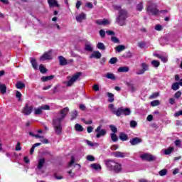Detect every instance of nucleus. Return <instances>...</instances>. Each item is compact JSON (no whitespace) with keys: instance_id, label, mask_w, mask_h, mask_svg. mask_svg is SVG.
Listing matches in <instances>:
<instances>
[{"instance_id":"nucleus-1","label":"nucleus","mask_w":182,"mask_h":182,"mask_svg":"<svg viewBox=\"0 0 182 182\" xmlns=\"http://www.w3.org/2000/svg\"><path fill=\"white\" fill-rule=\"evenodd\" d=\"M69 113V107H65L53 119V126L57 135L62 134V122Z\"/></svg>"},{"instance_id":"nucleus-2","label":"nucleus","mask_w":182,"mask_h":182,"mask_svg":"<svg viewBox=\"0 0 182 182\" xmlns=\"http://www.w3.org/2000/svg\"><path fill=\"white\" fill-rule=\"evenodd\" d=\"M113 8L114 9H115V11H119V14L117 17V22L118 25H119L120 26H124V25H126L127 12L126 11V10L122 9V7L120 6L114 5Z\"/></svg>"},{"instance_id":"nucleus-3","label":"nucleus","mask_w":182,"mask_h":182,"mask_svg":"<svg viewBox=\"0 0 182 182\" xmlns=\"http://www.w3.org/2000/svg\"><path fill=\"white\" fill-rule=\"evenodd\" d=\"M105 164L110 171H114V173H120L122 171V165L113 160L105 161Z\"/></svg>"},{"instance_id":"nucleus-4","label":"nucleus","mask_w":182,"mask_h":182,"mask_svg":"<svg viewBox=\"0 0 182 182\" xmlns=\"http://www.w3.org/2000/svg\"><path fill=\"white\" fill-rule=\"evenodd\" d=\"M146 11L151 15H159V9H157V5L153 3V1H148Z\"/></svg>"},{"instance_id":"nucleus-5","label":"nucleus","mask_w":182,"mask_h":182,"mask_svg":"<svg viewBox=\"0 0 182 182\" xmlns=\"http://www.w3.org/2000/svg\"><path fill=\"white\" fill-rule=\"evenodd\" d=\"M80 76H82V73L78 72L73 75L68 81H64L63 83V85H66L67 87H70V86H73V83H75Z\"/></svg>"},{"instance_id":"nucleus-6","label":"nucleus","mask_w":182,"mask_h":182,"mask_svg":"<svg viewBox=\"0 0 182 182\" xmlns=\"http://www.w3.org/2000/svg\"><path fill=\"white\" fill-rule=\"evenodd\" d=\"M45 163H46L45 158H41L38 160L37 168H36V171L38 174H43V173H45V171L42 170V168H43V166H45Z\"/></svg>"},{"instance_id":"nucleus-7","label":"nucleus","mask_w":182,"mask_h":182,"mask_svg":"<svg viewBox=\"0 0 182 182\" xmlns=\"http://www.w3.org/2000/svg\"><path fill=\"white\" fill-rule=\"evenodd\" d=\"M132 112L129 108L119 107L117 109L116 116L118 117L124 114V116H129Z\"/></svg>"},{"instance_id":"nucleus-8","label":"nucleus","mask_w":182,"mask_h":182,"mask_svg":"<svg viewBox=\"0 0 182 182\" xmlns=\"http://www.w3.org/2000/svg\"><path fill=\"white\" fill-rule=\"evenodd\" d=\"M95 132L97 133V139H100V137H103V136H105L106 133H107L106 129H102V125L97 127V128L95 129Z\"/></svg>"},{"instance_id":"nucleus-9","label":"nucleus","mask_w":182,"mask_h":182,"mask_svg":"<svg viewBox=\"0 0 182 182\" xmlns=\"http://www.w3.org/2000/svg\"><path fill=\"white\" fill-rule=\"evenodd\" d=\"M33 111V107L29 106V105L26 104L25 107L22 109V113L25 114V116H29L31 113Z\"/></svg>"},{"instance_id":"nucleus-10","label":"nucleus","mask_w":182,"mask_h":182,"mask_svg":"<svg viewBox=\"0 0 182 182\" xmlns=\"http://www.w3.org/2000/svg\"><path fill=\"white\" fill-rule=\"evenodd\" d=\"M52 59V50L45 53L41 58L40 60L43 62L45 60H50Z\"/></svg>"},{"instance_id":"nucleus-11","label":"nucleus","mask_w":182,"mask_h":182,"mask_svg":"<svg viewBox=\"0 0 182 182\" xmlns=\"http://www.w3.org/2000/svg\"><path fill=\"white\" fill-rule=\"evenodd\" d=\"M140 157L142 160H146V161H153L156 159V156L150 154H143Z\"/></svg>"},{"instance_id":"nucleus-12","label":"nucleus","mask_w":182,"mask_h":182,"mask_svg":"<svg viewBox=\"0 0 182 182\" xmlns=\"http://www.w3.org/2000/svg\"><path fill=\"white\" fill-rule=\"evenodd\" d=\"M112 156L117 158L124 159V157H127L129 154L127 153H124L122 151H115L112 153Z\"/></svg>"},{"instance_id":"nucleus-13","label":"nucleus","mask_w":182,"mask_h":182,"mask_svg":"<svg viewBox=\"0 0 182 182\" xmlns=\"http://www.w3.org/2000/svg\"><path fill=\"white\" fill-rule=\"evenodd\" d=\"M93 58H95V59H100L102 58V53L99 51H94L93 53L90 55V59H93Z\"/></svg>"},{"instance_id":"nucleus-14","label":"nucleus","mask_w":182,"mask_h":182,"mask_svg":"<svg viewBox=\"0 0 182 182\" xmlns=\"http://www.w3.org/2000/svg\"><path fill=\"white\" fill-rule=\"evenodd\" d=\"M125 85L129 87V90L131 91L132 93H134V92H136V89L134 84L127 82Z\"/></svg>"},{"instance_id":"nucleus-15","label":"nucleus","mask_w":182,"mask_h":182,"mask_svg":"<svg viewBox=\"0 0 182 182\" xmlns=\"http://www.w3.org/2000/svg\"><path fill=\"white\" fill-rule=\"evenodd\" d=\"M58 60L60 66H65L68 64V60H66V58L62 55L58 56Z\"/></svg>"},{"instance_id":"nucleus-16","label":"nucleus","mask_w":182,"mask_h":182,"mask_svg":"<svg viewBox=\"0 0 182 182\" xmlns=\"http://www.w3.org/2000/svg\"><path fill=\"white\" fill-rule=\"evenodd\" d=\"M75 19L77 22H82V21L86 19V14L85 13H81L80 15L76 16Z\"/></svg>"},{"instance_id":"nucleus-17","label":"nucleus","mask_w":182,"mask_h":182,"mask_svg":"<svg viewBox=\"0 0 182 182\" xmlns=\"http://www.w3.org/2000/svg\"><path fill=\"white\" fill-rule=\"evenodd\" d=\"M132 146H136V144H139V143H141V139L137 137L133 138L132 140L129 141Z\"/></svg>"},{"instance_id":"nucleus-18","label":"nucleus","mask_w":182,"mask_h":182,"mask_svg":"<svg viewBox=\"0 0 182 182\" xmlns=\"http://www.w3.org/2000/svg\"><path fill=\"white\" fill-rule=\"evenodd\" d=\"M85 50H87V52H93V46H92V43L87 42L85 43Z\"/></svg>"},{"instance_id":"nucleus-19","label":"nucleus","mask_w":182,"mask_h":182,"mask_svg":"<svg viewBox=\"0 0 182 182\" xmlns=\"http://www.w3.org/2000/svg\"><path fill=\"white\" fill-rule=\"evenodd\" d=\"M104 77H107V79H110L111 80H116V75L112 73L105 74Z\"/></svg>"},{"instance_id":"nucleus-20","label":"nucleus","mask_w":182,"mask_h":182,"mask_svg":"<svg viewBox=\"0 0 182 182\" xmlns=\"http://www.w3.org/2000/svg\"><path fill=\"white\" fill-rule=\"evenodd\" d=\"M48 5L50 8L56 6L58 8L59 4H58V1L56 0H48Z\"/></svg>"},{"instance_id":"nucleus-21","label":"nucleus","mask_w":182,"mask_h":182,"mask_svg":"<svg viewBox=\"0 0 182 182\" xmlns=\"http://www.w3.org/2000/svg\"><path fill=\"white\" fill-rule=\"evenodd\" d=\"M96 23H97V25H109L110 22L107 19H103V20H97Z\"/></svg>"},{"instance_id":"nucleus-22","label":"nucleus","mask_w":182,"mask_h":182,"mask_svg":"<svg viewBox=\"0 0 182 182\" xmlns=\"http://www.w3.org/2000/svg\"><path fill=\"white\" fill-rule=\"evenodd\" d=\"M119 139L122 141H127V140H129V136L126 134L121 132L119 134Z\"/></svg>"},{"instance_id":"nucleus-23","label":"nucleus","mask_w":182,"mask_h":182,"mask_svg":"<svg viewBox=\"0 0 182 182\" xmlns=\"http://www.w3.org/2000/svg\"><path fill=\"white\" fill-rule=\"evenodd\" d=\"M107 95L108 96V102L109 103H113V102H114V95L112 92H107Z\"/></svg>"},{"instance_id":"nucleus-24","label":"nucleus","mask_w":182,"mask_h":182,"mask_svg":"<svg viewBox=\"0 0 182 182\" xmlns=\"http://www.w3.org/2000/svg\"><path fill=\"white\" fill-rule=\"evenodd\" d=\"M91 168L93 170H102V166L99 164H92L90 165Z\"/></svg>"},{"instance_id":"nucleus-25","label":"nucleus","mask_w":182,"mask_h":182,"mask_svg":"<svg viewBox=\"0 0 182 182\" xmlns=\"http://www.w3.org/2000/svg\"><path fill=\"white\" fill-rule=\"evenodd\" d=\"M173 151H174V147L169 146L168 149H164V154L166 155L171 154Z\"/></svg>"},{"instance_id":"nucleus-26","label":"nucleus","mask_w":182,"mask_h":182,"mask_svg":"<svg viewBox=\"0 0 182 182\" xmlns=\"http://www.w3.org/2000/svg\"><path fill=\"white\" fill-rule=\"evenodd\" d=\"M31 63L33 69H35V70H36V69H38V63H36V60L35 58H31Z\"/></svg>"},{"instance_id":"nucleus-27","label":"nucleus","mask_w":182,"mask_h":182,"mask_svg":"<svg viewBox=\"0 0 182 182\" xmlns=\"http://www.w3.org/2000/svg\"><path fill=\"white\" fill-rule=\"evenodd\" d=\"M55 76L53 75H50V76H44L41 77L42 82H48V80H52Z\"/></svg>"},{"instance_id":"nucleus-28","label":"nucleus","mask_w":182,"mask_h":182,"mask_svg":"<svg viewBox=\"0 0 182 182\" xmlns=\"http://www.w3.org/2000/svg\"><path fill=\"white\" fill-rule=\"evenodd\" d=\"M86 143L88 146H90V147H99V143H97V142L93 143L88 140L86 141Z\"/></svg>"},{"instance_id":"nucleus-29","label":"nucleus","mask_w":182,"mask_h":182,"mask_svg":"<svg viewBox=\"0 0 182 182\" xmlns=\"http://www.w3.org/2000/svg\"><path fill=\"white\" fill-rule=\"evenodd\" d=\"M42 110L43 109H42L41 107H38V108H35L34 109V114H36V115L42 114V113H43Z\"/></svg>"},{"instance_id":"nucleus-30","label":"nucleus","mask_w":182,"mask_h":182,"mask_svg":"<svg viewBox=\"0 0 182 182\" xmlns=\"http://www.w3.org/2000/svg\"><path fill=\"white\" fill-rule=\"evenodd\" d=\"M97 49H100V50H105L106 49V46L103 43H98L97 44Z\"/></svg>"},{"instance_id":"nucleus-31","label":"nucleus","mask_w":182,"mask_h":182,"mask_svg":"<svg viewBox=\"0 0 182 182\" xmlns=\"http://www.w3.org/2000/svg\"><path fill=\"white\" fill-rule=\"evenodd\" d=\"M75 129L76 132H83L84 130L83 127H82V125H80V124H76L75 125Z\"/></svg>"},{"instance_id":"nucleus-32","label":"nucleus","mask_w":182,"mask_h":182,"mask_svg":"<svg viewBox=\"0 0 182 182\" xmlns=\"http://www.w3.org/2000/svg\"><path fill=\"white\" fill-rule=\"evenodd\" d=\"M124 49H126V47L123 45H119L115 48L117 52H122V50H124Z\"/></svg>"},{"instance_id":"nucleus-33","label":"nucleus","mask_w":182,"mask_h":182,"mask_svg":"<svg viewBox=\"0 0 182 182\" xmlns=\"http://www.w3.org/2000/svg\"><path fill=\"white\" fill-rule=\"evenodd\" d=\"M16 87L17 89H23V87H25V84L19 81L16 84Z\"/></svg>"},{"instance_id":"nucleus-34","label":"nucleus","mask_w":182,"mask_h":182,"mask_svg":"<svg viewBox=\"0 0 182 182\" xmlns=\"http://www.w3.org/2000/svg\"><path fill=\"white\" fill-rule=\"evenodd\" d=\"M110 136H111V139L112 140V141L116 142V141H117V140H119V137H117V135H116V134L112 133L110 134Z\"/></svg>"},{"instance_id":"nucleus-35","label":"nucleus","mask_w":182,"mask_h":182,"mask_svg":"<svg viewBox=\"0 0 182 182\" xmlns=\"http://www.w3.org/2000/svg\"><path fill=\"white\" fill-rule=\"evenodd\" d=\"M109 108L111 109L112 113H113L114 114H116L117 109L114 108V105L113 104H110L109 105Z\"/></svg>"},{"instance_id":"nucleus-36","label":"nucleus","mask_w":182,"mask_h":182,"mask_svg":"<svg viewBox=\"0 0 182 182\" xmlns=\"http://www.w3.org/2000/svg\"><path fill=\"white\" fill-rule=\"evenodd\" d=\"M172 89L173 90H178L180 89V85L178 82H175L172 85Z\"/></svg>"},{"instance_id":"nucleus-37","label":"nucleus","mask_w":182,"mask_h":182,"mask_svg":"<svg viewBox=\"0 0 182 182\" xmlns=\"http://www.w3.org/2000/svg\"><path fill=\"white\" fill-rule=\"evenodd\" d=\"M39 70L41 73H46V72H48V70H46V68L42 64L39 66Z\"/></svg>"},{"instance_id":"nucleus-38","label":"nucleus","mask_w":182,"mask_h":182,"mask_svg":"<svg viewBox=\"0 0 182 182\" xmlns=\"http://www.w3.org/2000/svg\"><path fill=\"white\" fill-rule=\"evenodd\" d=\"M0 91L3 95L6 93V86H5V85H1L0 86Z\"/></svg>"},{"instance_id":"nucleus-39","label":"nucleus","mask_w":182,"mask_h":182,"mask_svg":"<svg viewBox=\"0 0 182 182\" xmlns=\"http://www.w3.org/2000/svg\"><path fill=\"white\" fill-rule=\"evenodd\" d=\"M129 70V67H119L118 68V72H127Z\"/></svg>"},{"instance_id":"nucleus-40","label":"nucleus","mask_w":182,"mask_h":182,"mask_svg":"<svg viewBox=\"0 0 182 182\" xmlns=\"http://www.w3.org/2000/svg\"><path fill=\"white\" fill-rule=\"evenodd\" d=\"M141 66L142 68V70H144L145 72H146V70H149V65H147V64L142 63L141 64Z\"/></svg>"},{"instance_id":"nucleus-41","label":"nucleus","mask_w":182,"mask_h":182,"mask_svg":"<svg viewBox=\"0 0 182 182\" xmlns=\"http://www.w3.org/2000/svg\"><path fill=\"white\" fill-rule=\"evenodd\" d=\"M166 175H167V169H162L159 171V176H161V177Z\"/></svg>"},{"instance_id":"nucleus-42","label":"nucleus","mask_w":182,"mask_h":182,"mask_svg":"<svg viewBox=\"0 0 182 182\" xmlns=\"http://www.w3.org/2000/svg\"><path fill=\"white\" fill-rule=\"evenodd\" d=\"M109 129L112 130V133H117V128L114 125H109Z\"/></svg>"},{"instance_id":"nucleus-43","label":"nucleus","mask_w":182,"mask_h":182,"mask_svg":"<svg viewBox=\"0 0 182 182\" xmlns=\"http://www.w3.org/2000/svg\"><path fill=\"white\" fill-rule=\"evenodd\" d=\"M151 65L154 66V68H159V66H160V62L157 60H153L151 62Z\"/></svg>"},{"instance_id":"nucleus-44","label":"nucleus","mask_w":182,"mask_h":182,"mask_svg":"<svg viewBox=\"0 0 182 182\" xmlns=\"http://www.w3.org/2000/svg\"><path fill=\"white\" fill-rule=\"evenodd\" d=\"M160 105V101L159 100H154L152 102H151V106H159Z\"/></svg>"},{"instance_id":"nucleus-45","label":"nucleus","mask_w":182,"mask_h":182,"mask_svg":"<svg viewBox=\"0 0 182 182\" xmlns=\"http://www.w3.org/2000/svg\"><path fill=\"white\" fill-rule=\"evenodd\" d=\"M77 117V111H74L71 115V120H75Z\"/></svg>"},{"instance_id":"nucleus-46","label":"nucleus","mask_w":182,"mask_h":182,"mask_svg":"<svg viewBox=\"0 0 182 182\" xmlns=\"http://www.w3.org/2000/svg\"><path fill=\"white\" fill-rule=\"evenodd\" d=\"M16 97H17V99H18V101L21 102V97H22V94L21 93V92L19 91H16Z\"/></svg>"},{"instance_id":"nucleus-47","label":"nucleus","mask_w":182,"mask_h":182,"mask_svg":"<svg viewBox=\"0 0 182 182\" xmlns=\"http://www.w3.org/2000/svg\"><path fill=\"white\" fill-rule=\"evenodd\" d=\"M158 58H159V59H161V60L162 62H164V63H166V62H167V60H168L167 57H164V56H162V55H159V56H158Z\"/></svg>"},{"instance_id":"nucleus-48","label":"nucleus","mask_w":182,"mask_h":182,"mask_svg":"<svg viewBox=\"0 0 182 182\" xmlns=\"http://www.w3.org/2000/svg\"><path fill=\"white\" fill-rule=\"evenodd\" d=\"M40 141H41V143H43L44 144H48V143H49V140L45 139L43 136L40 139Z\"/></svg>"},{"instance_id":"nucleus-49","label":"nucleus","mask_w":182,"mask_h":182,"mask_svg":"<svg viewBox=\"0 0 182 182\" xmlns=\"http://www.w3.org/2000/svg\"><path fill=\"white\" fill-rule=\"evenodd\" d=\"M137 11H142L143 10V3L141 2L136 6Z\"/></svg>"},{"instance_id":"nucleus-50","label":"nucleus","mask_w":182,"mask_h":182,"mask_svg":"<svg viewBox=\"0 0 182 182\" xmlns=\"http://www.w3.org/2000/svg\"><path fill=\"white\" fill-rule=\"evenodd\" d=\"M87 160L88 161H95V156H93L92 155H88V156H87Z\"/></svg>"},{"instance_id":"nucleus-51","label":"nucleus","mask_w":182,"mask_h":182,"mask_svg":"<svg viewBox=\"0 0 182 182\" xmlns=\"http://www.w3.org/2000/svg\"><path fill=\"white\" fill-rule=\"evenodd\" d=\"M174 143L176 147H181V141H180V139L176 140Z\"/></svg>"},{"instance_id":"nucleus-52","label":"nucleus","mask_w":182,"mask_h":182,"mask_svg":"<svg viewBox=\"0 0 182 182\" xmlns=\"http://www.w3.org/2000/svg\"><path fill=\"white\" fill-rule=\"evenodd\" d=\"M116 62H117V58H112L110 60H109V63L111 65H114V63H116Z\"/></svg>"},{"instance_id":"nucleus-53","label":"nucleus","mask_w":182,"mask_h":182,"mask_svg":"<svg viewBox=\"0 0 182 182\" xmlns=\"http://www.w3.org/2000/svg\"><path fill=\"white\" fill-rule=\"evenodd\" d=\"M30 136H33V137H36V139H42V136L39 134H33L32 132L29 133Z\"/></svg>"},{"instance_id":"nucleus-54","label":"nucleus","mask_w":182,"mask_h":182,"mask_svg":"<svg viewBox=\"0 0 182 182\" xmlns=\"http://www.w3.org/2000/svg\"><path fill=\"white\" fill-rule=\"evenodd\" d=\"M111 41L114 42V43H119V41L117 38L112 36Z\"/></svg>"},{"instance_id":"nucleus-55","label":"nucleus","mask_w":182,"mask_h":182,"mask_svg":"<svg viewBox=\"0 0 182 182\" xmlns=\"http://www.w3.org/2000/svg\"><path fill=\"white\" fill-rule=\"evenodd\" d=\"M42 110H49L50 107L49 105H42L41 106Z\"/></svg>"},{"instance_id":"nucleus-56","label":"nucleus","mask_w":182,"mask_h":182,"mask_svg":"<svg viewBox=\"0 0 182 182\" xmlns=\"http://www.w3.org/2000/svg\"><path fill=\"white\" fill-rule=\"evenodd\" d=\"M54 178H55V180H62V179H63V176H58L56 173H54Z\"/></svg>"},{"instance_id":"nucleus-57","label":"nucleus","mask_w":182,"mask_h":182,"mask_svg":"<svg viewBox=\"0 0 182 182\" xmlns=\"http://www.w3.org/2000/svg\"><path fill=\"white\" fill-rule=\"evenodd\" d=\"M100 35L101 38H105V36H106V32L105 31V30H100Z\"/></svg>"},{"instance_id":"nucleus-58","label":"nucleus","mask_w":182,"mask_h":182,"mask_svg":"<svg viewBox=\"0 0 182 182\" xmlns=\"http://www.w3.org/2000/svg\"><path fill=\"white\" fill-rule=\"evenodd\" d=\"M137 126V122L136 121H131L130 122V127H136Z\"/></svg>"},{"instance_id":"nucleus-59","label":"nucleus","mask_w":182,"mask_h":182,"mask_svg":"<svg viewBox=\"0 0 182 182\" xmlns=\"http://www.w3.org/2000/svg\"><path fill=\"white\" fill-rule=\"evenodd\" d=\"M157 97H159V92H154L150 96V99H156Z\"/></svg>"},{"instance_id":"nucleus-60","label":"nucleus","mask_w":182,"mask_h":182,"mask_svg":"<svg viewBox=\"0 0 182 182\" xmlns=\"http://www.w3.org/2000/svg\"><path fill=\"white\" fill-rule=\"evenodd\" d=\"M75 163V156H71V161H70L68 166L70 167Z\"/></svg>"},{"instance_id":"nucleus-61","label":"nucleus","mask_w":182,"mask_h":182,"mask_svg":"<svg viewBox=\"0 0 182 182\" xmlns=\"http://www.w3.org/2000/svg\"><path fill=\"white\" fill-rule=\"evenodd\" d=\"M85 6H87V8H89L90 9H92L93 8V4L90 2H87L85 4Z\"/></svg>"},{"instance_id":"nucleus-62","label":"nucleus","mask_w":182,"mask_h":182,"mask_svg":"<svg viewBox=\"0 0 182 182\" xmlns=\"http://www.w3.org/2000/svg\"><path fill=\"white\" fill-rule=\"evenodd\" d=\"M181 97V91H178L176 94H175V97L176 99H178L179 97Z\"/></svg>"},{"instance_id":"nucleus-63","label":"nucleus","mask_w":182,"mask_h":182,"mask_svg":"<svg viewBox=\"0 0 182 182\" xmlns=\"http://www.w3.org/2000/svg\"><path fill=\"white\" fill-rule=\"evenodd\" d=\"M138 46L141 48H144V46H146V43L140 42L138 43Z\"/></svg>"},{"instance_id":"nucleus-64","label":"nucleus","mask_w":182,"mask_h":182,"mask_svg":"<svg viewBox=\"0 0 182 182\" xmlns=\"http://www.w3.org/2000/svg\"><path fill=\"white\" fill-rule=\"evenodd\" d=\"M175 117H178V116H182V110H180L174 114Z\"/></svg>"}]
</instances>
